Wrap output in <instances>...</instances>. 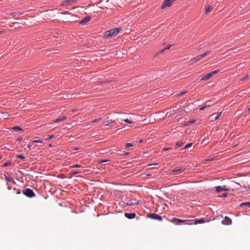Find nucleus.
Listing matches in <instances>:
<instances>
[{
  "label": "nucleus",
  "mask_w": 250,
  "mask_h": 250,
  "mask_svg": "<svg viewBox=\"0 0 250 250\" xmlns=\"http://www.w3.org/2000/svg\"><path fill=\"white\" fill-rule=\"evenodd\" d=\"M1 159V157L0 156V159Z\"/></svg>",
  "instance_id": "864d4df0"
},
{
  "label": "nucleus",
  "mask_w": 250,
  "mask_h": 250,
  "mask_svg": "<svg viewBox=\"0 0 250 250\" xmlns=\"http://www.w3.org/2000/svg\"><path fill=\"white\" fill-rule=\"evenodd\" d=\"M189 221V220H181L180 219L177 218H173L171 220V222L175 223L176 225H178L182 223H184L186 224H188L187 223Z\"/></svg>",
  "instance_id": "20e7f679"
},
{
  "label": "nucleus",
  "mask_w": 250,
  "mask_h": 250,
  "mask_svg": "<svg viewBox=\"0 0 250 250\" xmlns=\"http://www.w3.org/2000/svg\"><path fill=\"white\" fill-rule=\"evenodd\" d=\"M206 107H205V105L203 106L202 107L200 108V110H203L204 109H205Z\"/></svg>",
  "instance_id": "ea45409f"
},
{
  "label": "nucleus",
  "mask_w": 250,
  "mask_h": 250,
  "mask_svg": "<svg viewBox=\"0 0 250 250\" xmlns=\"http://www.w3.org/2000/svg\"><path fill=\"white\" fill-rule=\"evenodd\" d=\"M76 111V109H74V110H72V112H74V111Z\"/></svg>",
  "instance_id": "3c124183"
},
{
  "label": "nucleus",
  "mask_w": 250,
  "mask_h": 250,
  "mask_svg": "<svg viewBox=\"0 0 250 250\" xmlns=\"http://www.w3.org/2000/svg\"><path fill=\"white\" fill-rule=\"evenodd\" d=\"M81 167V165H74L71 166L72 168H75V167Z\"/></svg>",
  "instance_id": "72a5a7b5"
},
{
  "label": "nucleus",
  "mask_w": 250,
  "mask_h": 250,
  "mask_svg": "<svg viewBox=\"0 0 250 250\" xmlns=\"http://www.w3.org/2000/svg\"><path fill=\"white\" fill-rule=\"evenodd\" d=\"M171 46V45H168V46H167V47H166L164 49L165 50H167V49H168Z\"/></svg>",
  "instance_id": "58836bf2"
},
{
  "label": "nucleus",
  "mask_w": 250,
  "mask_h": 250,
  "mask_svg": "<svg viewBox=\"0 0 250 250\" xmlns=\"http://www.w3.org/2000/svg\"><path fill=\"white\" fill-rule=\"evenodd\" d=\"M213 9V7L211 5H208L206 7V13L210 12Z\"/></svg>",
  "instance_id": "f3484780"
},
{
  "label": "nucleus",
  "mask_w": 250,
  "mask_h": 250,
  "mask_svg": "<svg viewBox=\"0 0 250 250\" xmlns=\"http://www.w3.org/2000/svg\"><path fill=\"white\" fill-rule=\"evenodd\" d=\"M120 31V28H114L110 30L107 31L105 32V37L106 38H110L115 36L119 33Z\"/></svg>",
  "instance_id": "f257e3e1"
},
{
  "label": "nucleus",
  "mask_w": 250,
  "mask_h": 250,
  "mask_svg": "<svg viewBox=\"0 0 250 250\" xmlns=\"http://www.w3.org/2000/svg\"><path fill=\"white\" fill-rule=\"evenodd\" d=\"M200 58H199V56H197L196 57L194 58V59H192L191 60V61L192 62V63H195L196 62H197L199 61V60H200Z\"/></svg>",
  "instance_id": "6ab92c4d"
},
{
  "label": "nucleus",
  "mask_w": 250,
  "mask_h": 250,
  "mask_svg": "<svg viewBox=\"0 0 250 250\" xmlns=\"http://www.w3.org/2000/svg\"><path fill=\"white\" fill-rule=\"evenodd\" d=\"M13 129H14V130H20V131L22 130V129L21 127H19L18 126H16L13 127Z\"/></svg>",
  "instance_id": "5701e85b"
},
{
  "label": "nucleus",
  "mask_w": 250,
  "mask_h": 250,
  "mask_svg": "<svg viewBox=\"0 0 250 250\" xmlns=\"http://www.w3.org/2000/svg\"><path fill=\"white\" fill-rule=\"evenodd\" d=\"M8 189L9 190H10L11 189V187L9 186V185H8Z\"/></svg>",
  "instance_id": "a18cd8bd"
},
{
  "label": "nucleus",
  "mask_w": 250,
  "mask_h": 250,
  "mask_svg": "<svg viewBox=\"0 0 250 250\" xmlns=\"http://www.w3.org/2000/svg\"><path fill=\"white\" fill-rule=\"evenodd\" d=\"M109 160H100L98 161V163H105L108 162Z\"/></svg>",
  "instance_id": "473e14b6"
},
{
  "label": "nucleus",
  "mask_w": 250,
  "mask_h": 250,
  "mask_svg": "<svg viewBox=\"0 0 250 250\" xmlns=\"http://www.w3.org/2000/svg\"><path fill=\"white\" fill-rule=\"evenodd\" d=\"M123 120L125 122L127 123L128 124H132V123H133V122L131 120H129L128 118L124 119H123Z\"/></svg>",
  "instance_id": "b1692460"
},
{
  "label": "nucleus",
  "mask_w": 250,
  "mask_h": 250,
  "mask_svg": "<svg viewBox=\"0 0 250 250\" xmlns=\"http://www.w3.org/2000/svg\"><path fill=\"white\" fill-rule=\"evenodd\" d=\"M105 125H109V124H105Z\"/></svg>",
  "instance_id": "09e8293b"
},
{
  "label": "nucleus",
  "mask_w": 250,
  "mask_h": 250,
  "mask_svg": "<svg viewBox=\"0 0 250 250\" xmlns=\"http://www.w3.org/2000/svg\"><path fill=\"white\" fill-rule=\"evenodd\" d=\"M232 223L231 219L228 217L226 216L224 218V220L222 221V223L224 225H230Z\"/></svg>",
  "instance_id": "6e6552de"
},
{
  "label": "nucleus",
  "mask_w": 250,
  "mask_h": 250,
  "mask_svg": "<svg viewBox=\"0 0 250 250\" xmlns=\"http://www.w3.org/2000/svg\"><path fill=\"white\" fill-rule=\"evenodd\" d=\"M90 20V18L89 16L85 17L82 20H81L79 23L81 24H84L88 22Z\"/></svg>",
  "instance_id": "9b49d317"
},
{
  "label": "nucleus",
  "mask_w": 250,
  "mask_h": 250,
  "mask_svg": "<svg viewBox=\"0 0 250 250\" xmlns=\"http://www.w3.org/2000/svg\"><path fill=\"white\" fill-rule=\"evenodd\" d=\"M33 143H42V140H35L33 141Z\"/></svg>",
  "instance_id": "7c9ffc66"
},
{
  "label": "nucleus",
  "mask_w": 250,
  "mask_h": 250,
  "mask_svg": "<svg viewBox=\"0 0 250 250\" xmlns=\"http://www.w3.org/2000/svg\"><path fill=\"white\" fill-rule=\"evenodd\" d=\"M183 143L181 142H177L176 143V146L178 147H181L183 146Z\"/></svg>",
  "instance_id": "c85d7f7f"
},
{
  "label": "nucleus",
  "mask_w": 250,
  "mask_h": 250,
  "mask_svg": "<svg viewBox=\"0 0 250 250\" xmlns=\"http://www.w3.org/2000/svg\"><path fill=\"white\" fill-rule=\"evenodd\" d=\"M1 32H2V31H0V33H1Z\"/></svg>",
  "instance_id": "5fc2aeb1"
},
{
  "label": "nucleus",
  "mask_w": 250,
  "mask_h": 250,
  "mask_svg": "<svg viewBox=\"0 0 250 250\" xmlns=\"http://www.w3.org/2000/svg\"><path fill=\"white\" fill-rule=\"evenodd\" d=\"M170 149H171V147H167V148H164L163 150L164 151H167V150H169Z\"/></svg>",
  "instance_id": "a19ab883"
},
{
  "label": "nucleus",
  "mask_w": 250,
  "mask_h": 250,
  "mask_svg": "<svg viewBox=\"0 0 250 250\" xmlns=\"http://www.w3.org/2000/svg\"><path fill=\"white\" fill-rule=\"evenodd\" d=\"M125 216L128 219H131L135 218L136 214L134 213H125Z\"/></svg>",
  "instance_id": "9d476101"
},
{
  "label": "nucleus",
  "mask_w": 250,
  "mask_h": 250,
  "mask_svg": "<svg viewBox=\"0 0 250 250\" xmlns=\"http://www.w3.org/2000/svg\"><path fill=\"white\" fill-rule=\"evenodd\" d=\"M138 204V201L136 199H131L127 202L126 204L128 206H134Z\"/></svg>",
  "instance_id": "1a4fd4ad"
},
{
  "label": "nucleus",
  "mask_w": 250,
  "mask_h": 250,
  "mask_svg": "<svg viewBox=\"0 0 250 250\" xmlns=\"http://www.w3.org/2000/svg\"><path fill=\"white\" fill-rule=\"evenodd\" d=\"M164 50H165V49H164V48L163 49H162L161 50H160L159 53H162L164 52Z\"/></svg>",
  "instance_id": "37998d69"
},
{
  "label": "nucleus",
  "mask_w": 250,
  "mask_h": 250,
  "mask_svg": "<svg viewBox=\"0 0 250 250\" xmlns=\"http://www.w3.org/2000/svg\"><path fill=\"white\" fill-rule=\"evenodd\" d=\"M17 158H20L21 159H24V157L23 155L19 154L17 155Z\"/></svg>",
  "instance_id": "2f4dec72"
},
{
  "label": "nucleus",
  "mask_w": 250,
  "mask_h": 250,
  "mask_svg": "<svg viewBox=\"0 0 250 250\" xmlns=\"http://www.w3.org/2000/svg\"><path fill=\"white\" fill-rule=\"evenodd\" d=\"M187 91H183L182 92H181L180 94H178V96H182L183 95H184L185 94L187 93Z\"/></svg>",
  "instance_id": "4c0bfd02"
},
{
  "label": "nucleus",
  "mask_w": 250,
  "mask_h": 250,
  "mask_svg": "<svg viewBox=\"0 0 250 250\" xmlns=\"http://www.w3.org/2000/svg\"><path fill=\"white\" fill-rule=\"evenodd\" d=\"M173 1V0H165L162 5L161 8L164 9L166 7L170 6L172 4Z\"/></svg>",
  "instance_id": "0eeeda50"
},
{
  "label": "nucleus",
  "mask_w": 250,
  "mask_h": 250,
  "mask_svg": "<svg viewBox=\"0 0 250 250\" xmlns=\"http://www.w3.org/2000/svg\"><path fill=\"white\" fill-rule=\"evenodd\" d=\"M73 174H77V173H79V171H74L72 172Z\"/></svg>",
  "instance_id": "79ce46f5"
},
{
  "label": "nucleus",
  "mask_w": 250,
  "mask_h": 250,
  "mask_svg": "<svg viewBox=\"0 0 250 250\" xmlns=\"http://www.w3.org/2000/svg\"><path fill=\"white\" fill-rule=\"evenodd\" d=\"M101 119V118H97L95 120H94L93 121H92V123H96V122H98L99 121H100V120Z\"/></svg>",
  "instance_id": "f704fd0d"
},
{
  "label": "nucleus",
  "mask_w": 250,
  "mask_h": 250,
  "mask_svg": "<svg viewBox=\"0 0 250 250\" xmlns=\"http://www.w3.org/2000/svg\"><path fill=\"white\" fill-rule=\"evenodd\" d=\"M66 119V117L65 116H63L60 117V118H58L56 119L54 121V122L58 123L59 122L63 121H64Z\"/></svg>",
  "instance_id": "2eb2a0df"
},
{
  "label": "nucleus",
  "mask_w": 250,
  "mask_h": 250,
  "mask_svg": "<svg viewBox=\"0 0 250 250\" xmlns=\"http://www.w3.org/2000/svg\"><path fill=\"white\" fill-rule=\"evenodd\" d=\"M192 145V143H189L185 146L184 149H187V148L190 147V146H191Z\"/></svg>",
  "instance_id": "a878e982"
},
{
  "label": "nucleus",
  "mask_w": 250,
  "mask_h": 250,
  "mask_svg": "<svg viewBox=\"0 0 250 250\" xmlns=\"http://www.w3.org/2000/svg\"><path fill=\"white\" fill-rule=\"evenodd\" d=\"M215 189H216V191L217 192H221L223 191H229V189L227 188L225 186H216L215 187Z\"/></svg>",
  "instance_id": "423d86ee"
},
{
  "label": "nucleus",
  "mask_w": 250,
  "mask_h": 250,
  "mask_svg": "<svg viewBox=\"0 0 250 250\" xmlns=\"http://www.w3.org/2000/svg\"><path fill=\"white\" fill-rule=\"evenodd\" d=\"M211 75L210 73L205 75L204 77H202L201 81H206L208 79H209L211 77Z\"/></svg>",
  "instance_id": "ddd939ff"
},
{
  "label": "nucleus",
  "mask_w": 250,
  "mask_h": 250,
  "mask_svg": "<svg viewBox=\"0 0 250 250\" xmlns=\"http://www.w3.org/2000/svg\"><path fill=\"white\" fill-rule=\"evenodd\" d=\"M54 138V136L53 135H48L45 139V140H48L49 139H52Z\"/></svg>",
  "instance_id": "4be33fe9"
},
{
  "label": "nucleus",
  "mask_w": 250,
  "mask_h": 250,
  "mask_svg": "<svg viewBox=\"0 0 250 250\" xmlns=\"http://www.w3.org/2000/svg\"><path fill=\"white\" fill-rule=\"evenodd\" d=\"M27 147H28V148L30 149L31 147H32V146L30 145H27Z\"/></svg>",
  "instance_id": "c03bdc74"
},
{
  "label": "nucleus",
  "mask_w": 250,
  "mask_h": 250,
  "mask_svg": "<svg viewBox=\"0 0 250 250\" xmlns=\"http://www.w3.org/2000/svg\"><path fill=\"white\" fill-rule=\"evenodd\" d=\"M196 120H192L191 121H189V122H188L187 123H186V125H190V124H193L194 123L196 122Z\"/></svg>",
  "instance_id": "393cba45"
},
{
  "label": "nucleus",
  "mask_w": 250,
  "mask_h": 250,
  "mask_svg": "<svg viewBox=\"0 0 250 250\" xmlns=\"http://www.w3.org/2000/svg\"><path fill=\"white\" fill-rule=\"evenodd\" d=\"M219 70H215V71H213L211 72H210L211 76H212L214 74H217L218 72H219Z\"/></svg>",
  "instance_id": "cd10ccee"
},
{
  "label": "nucleus",
  "mask_w": 250,
  "mask_h": 250,
  "mask_svg": "<svg viewBox=\"0 0 250 250\" xmlns=\"http://www.w3.org/2000/svg\"><path fill=\"white\" fill-rule=\"evenodd\" d=\"M126 147H130L133 146V145L131 143H127L125 145Z\"/></svg>",
  "instance_id": "c9c22d12"
},
{
  "label": "nucleus",
  "mask_w": 250,
  "mask_h": 250,
  "mask_svg": "<svg viewBox=\"0 0 250 250\" xmlns=\"http://www.w3.org/2000/svg\"><path fill=\"white\" fill-rule=\"evenodd\" d=\"M248 111H250V107L248 108Z\"/></svg>",
  "instance_id": "de8ad7c7"
},
{
  "label": "nucleus",
  "mask_w": 250,
  "mask_h": 250,
  "mask_svg": "<svg viewBox=\"0 0 250 250\" xmlns=\"http://www.w3.org/2000/svg\"><path fill=\"white\" fill-rule=\"evenodd\" d=\"M22 192L25 196L29 198H32L35 196L33 190L30 188H26Z\"/></svg>",
  "instance_id": "f03ea898"
},
{
  "label": "nucleus",
  "mask_w": 250,
  "mask_h": 250,
  "mask_svg": "<svg viewBox=\"0 0 250 250\" xmlns=\"http://www.w3.org/2000/svg\"><path fill=\"white\" fill-rule=\"evenodd\" d=\"M185 169V168L183 167H176L171 170L172 172H182Z\"/></svg>",
  "instance_id": "f8f14e48"
},
{
  "label": "nucleus",
  "mask_w": 250,
  "mask_h": 250,
  "mask_svg": "<svg viewBox=\"0 0 250 250\" xmlns=\"http://www.w3.org/2000/svg\"><path fill=\"white\" fill-rule=\"evenodd\" d=\"M212 159H213V158H211V159H210V160H208V161H211V160H212Z\"/></svg>",
  "instance_id": "8fccbe9b"
},
{
  "label": "nucleus",
  "mask_w": 250,
  "mask_h": 250,
  "mask_svg": "<svg viewBox=\"0 0 250 250\" xmlns=\"http://www.w3.org/2000/svg\"><path fill=\"white\" fill-rule=\"evenodd\" d=\"M245 206H248L250 208V202H245L241 204V207Z\"/></svg>",
  "instance_id": "412c9836"
},
{
  "label": "nucleus",
  "mask_w": 250,
  "mask_h": 250,
  "mask_svg": "<svg viewBox=\"0 0 250 250\" xmlns=\"http://www.w3.org/2000/svg\"><path fill=\"white\" fill-rule=\"evenodd\" d=\"M151 175V174H146V176H150Z\"/></svg>",
  "instance_id": "49530a36"
},
{
  "label": "nucleus",
  "mask_w": 250,
  "mask_h": 250,
  "mask_svg": "<svg viewBox=\"0 0 250 250\" xmlns=\"http://www.w3.org/2000/svg\"><path fill=\"white\" fill-rule=\"evenodd\" d=\"M204 105L205 107L207 108L213 105V104H212L211 102L208 101L205 103Z\"/></svg>",
  "instance_id": "a211bd4d"
},
{
  "label": "nucleus",
  "mask_w": 250,
  "mask_h": 250,
  "mask_svg": "<svg viewBox=\"0 0 250 250\" xmlns=\"http://www.w3.org/2000/svg\"><path fill=\"white\" fill-rule=\"evenodd\" d=\"M5 179L7 182H12L15 183V182L14 181V178H12V177H6Z\"/></svg>",
  "instance_id": "aec40b11"
},
{
  "label": "nucleus",
  "mask_w": 250,
  "mask_h": 250,
  "mask_svg": "<svg viewBox=\"0 0 250 250\" xmlns=\"http://www.w3.org/2000/svg\"><path fill=\"white\" fill-rule=\"evenodd\" d=\"M228 193H224L223 194L219 195V197H220V198L226 197L228 196Z\"/></svg>",
  "instance_id": "bb28decb"
},
{
  "label": "nucleus",
  "mask_w": 250,
  "mask_h": 250,
  "mask_svg": "<svg viewBox=\"0 0 250 250\" xmlns=\"http://www.w3.org/2000/svg\"><path fill=\"white\" fill-rule=\"evenodd\" d=\"M76 111V109H74V110H72V112H74V111Z\"/></svg>",
  "instance_id": "603ef678"
},
{
  "label": "nucleus",
  "mask_w": 250,
  "mask_h": 250,
  "mask_svg": "<svg viewBox=\"0 0 250 250\" xmlns=\"http://www.w3.org/2000/svg\"><path fill=\"white\" fill-rule=\"evenodd\" d=\"M147 216L148 218L152 219L157 220L159 221L162 220V217L161 216L154 213H149L147 215Z\"/></svg>",
  "instance_id": "7ed1b4c3"
},
{
  "label": "nucleus",
  "mask_w": 250,
  "mask_h": 250,
  "mask_svg": "<svg viewBox=\"0 0 250 250\" xmlns=\"http://www.w3.org/2000/svg\"><path fill=\"white\" fill-rule=\"evenodd\" d=\"M222 112H219L215 114H213L209 116V119L211 122H213L214 119L215 120H217L219 117L221 115Z\"/></svg>",
  "instance_id": "39448f33"
},
{
  "label": "nucleus",
  "mask_w": 250,
  "mask_h": 250,
  "mask_svg": "<svg viewBox=\"0 0 250 250\" xmlns=\"http://www.w3.org/2000/svg\"><path fill=\"white\" fill-rule=\"evenodd\" d=\"M210 52H211L210 51H209V50L207 51L204 53H203V54H202L201 55H198L199 56V58H200V59H202L204 58V57H205L208 55Z\"/></svg>",
  "instance_id": "4468645a"
},
{
  "label": "nucleus",
  "mask_w": 250,
  "mask_h": 250,
  "mask_svg": "<svg viewBox=\"0 0 250 250\" xmlns=\"http://www.w3.org/2000/svg\"><path fill=\"white\" fill-rule=\"evenodd\" d=\"M14 190L16 191V194H20L21 193V191L20 189H16V188H14Z\"/></svg>",
  "instance_id": "c756f323"
},
{
  "label": "nucleus",
  "mask_w": 250,
  "mask_h": 250,
  "mask_svg": "<svg viewBox=\"0 0 250 250\" xmlns=\"http://www.w3.org/2000/svg\"><path fill=\"white\" fill-rule=\"evenodd\" d=\"M11 164V162H6L3 165V166L6 167H7L9 165H10Z\"/></svg>",
  "instance_id": "e433bc0d"
},
{
  "label": "nucleus",
  "mask_w": 250,
  "mask_h": 250,
  "mask_svg": "<svg viewBox=\"0 0 250 250\" xmlns=\"http://www.w3.org/2000/svg\"><path fill=\"white\" fill-rule=\"evenodd\" d=\"M204 219H196L194 220V224H201L205 223Z\"/></svg>",
  "instance_id": "dca6fc26"
}]
</instances>
